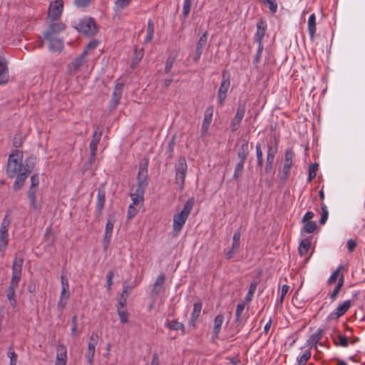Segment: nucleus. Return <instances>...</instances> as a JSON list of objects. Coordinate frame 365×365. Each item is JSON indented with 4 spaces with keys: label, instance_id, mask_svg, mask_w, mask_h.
<instances>
[{
    "label": "nucleus",
    "instance_id": "15",
    "mask_svg": "<svg viewBox=\"0 0 365 365\" xmlns=\"http://www.w3.org/2000/svg\"><path fill=\"white\" fill-rule=\"evenodd\" d=\"M212 115H213V108L212 106H210L206 108L205 111L204 115V119L202 123V128H201V135L202 136H205L210 128V125L211 124L212 120Z\"/></svg>",
    "mask_w": 365,
    "mask_h": 365
},
{
    "label": "nucleus",
    "instance_id": "31",
    "mask_svg": "<svg viewBox=\"0 0 365 365\" xmlns=\"http://www.w3.org/2000/svg\"><path fill=\"white\" fill-rule=\"evenodd\" d=\"M154 30V22L153 21V20L149 19L148 21L146 35L144 38V43H148L152 41V39L153 38Z\"/></svg>",
    "mask_w": 365,
    "mask_h": 365
},
{
    "label": "nucleus",
    "instance_id": "37",
    "mask_svg": "<svg viewBox=\"0 0 365 365\" xmlns=\"http://www.w3.org/2000/svg\"><path fill=\"white\" fill-rule=\"evenodd\" d=\"M333 340L336 346L346 347L349 345L348 337L344 335L338 334L336 339H334Z\"/></svg>",
    "mask_w": 365,
    "mask_h": 365
},
{
    "label": "nucleus",
    "instance_id": "53",
    "mask_svg": "<svg viewBox=\"0 0 365 365\" xmlns=\"http://www.w3.org/2000/svg\"><path fill=\"white\" fill-rule=\"evenodd\" d=\"M15 292L14 290L9 289L7 290V299L9 300L11 306H12L14 308L16 307V300L15 297Z\"/></svg>",
    "mask_w": 365,
    "mask_h": 365
},
{
    "label": "nucleus",
    "instance_id": "17",
    "mask_svg": "<svg viewBox=\"0 0 365 365\" xmlns=\"http://www.w3.org/2000/svg\"><path fill=\"white\" fill-rule=\"evenodd\" d=\"M267 22L262 19H259L257 23V31L254 36V41L257 43H262V39L264 36L267 29Z\"/></svg>",
    "mask_w": 365,
    "mask_h": 365
},
{
    "label": "nucleus",
    "instance_id": "14",
    "mask_svg": "<svg viewBox=\"0 0 365 365\" xmlns=\"http://www.w3.org/2000/svg\"><path fill=\"white\" fill-rule=\"evenodd\" d=\"M66 29V25L61 21H55L49 25L48 30L44 33V38H51V36H57Z\"/></svg>",
    "mask_w": 365,
    "mask_h": 365
},
{
    "label": "nucleus",
    "instance_id": "45",
    "mask_svg": "<svg viewBox=\"0 0 365 365\" xmlns=\"http://www.w3.org/2000/svg\"><path fill=\"white\" fill-rule=\"evenodd\" d=\"M319 165L317 163H312L309 167V176L308 182H311L317 175Z\"/></svg>",
    "mask_w": 365,
    "mask_h": 365
},
{
    "label": "nucleus",
    "instance_id": "3",
    "mask_svg": "<svg viewBox=\"0 0 365 365\" xmlns=\"http://www.w3.org/2000/svg\"><path fill=\"white\" fill-rule=\"evenodd\" d=\"M230 87V75L226 71H223L220 86L217 93V103L219 106L222 107L224 106Z\"/></svg>",
    "mask_w": 365,
    "mask_h": 365
},
{
    "label": "nucleus",
    "instance_id": "28",
    "mask_svg": "<svg viewBox=\"0 0 365 365\" xmlns=\"http://www.w3.org/2000/svg\"><path fill=\"white\" fill-rule=\"evenodd\" d=\"M165 326L170 330H180L182 331V334L184 335L185 334V326L182 323L179 322L177 320H168L167 319L165 324Z\"/></svg>",
    "mask_w": 365,
    "mask_h": 365
},
{
    "label": "nucleus",
    "instance_id": "51",
    "mask_svg": "<svg viewBox=\"0 0 365 365\" xmlns=\"http://www.w3.org/2000/svg\"><path fill=\"white\" fill-rule=\"evenodd\" d=\"M39 184V178L38 174H34L31 177V186L29 190H37Z\"/></svg>",
    "mask_w": 365,
    "mask_h": 365
},
{
    "label": "nucleus",
    "instance_id": "63",
    "mask_svg": "<svg viewBox=\"0 0 365 365\" xmlns=\"http://www.w3.org/2000/svg\"><path fill=\"white\" fill-rule=\"evenodd\" d=\"M130 197L132 199V205H139L143 202L144 197L138 195H133V194H130Z\"/></svg>",
    "mask_w": 365,
    "mask_h": 365
},
{
    "label": "nucleus",
    "instance_id": "42",
    "mask_svg": "<svg viewBox=\"0 0 365 365\" xmlns=\"http://www.w3.org/2000/svg\"><path fill=\"white\" fill-rule=\"evenodd\" d=\"M117 311L120 322L123 324L127 323L128 322L127 309L123 307H118Z\"/></svg>",
    "mask_w": 365,
    "mask_h": 365
},
{
    "label": "nucleus",
    "instance_id": "33",
    "mask_svg": "<svg viewBox=\"0 0 365 365\" xmlns=\"http://www.w3.org/2000/svg\"><path fill=\"white\" fill-rule=\"evenodd\" d=\"M245 163V161L239 160L238 163L235 165L234 173L232 175V179L234 180H238V179L242 176L244 170Z\"/></svg>",
    "mask_w": 365,
    "mask_h": 365
},
{
    "label": "nucleus",
    "instance_id": "7",
    "mask_svg": "<svg viewBox=\"0 0 365 365\" xmlns=\"http://www.w3.org/2000/svg\"><path fill=\"white\" fill-rule=\"evenodd\" d=\"M75 29L88 36H93L96 32L95 21L92 18H83L75 26Z\"/></svg>",
    "mask_w": 365,
    "mask_h": 365
},
{
    "label": "nucleus",
    "instance_id": "2",
    "mask_svg": "<svg viewBox=\"0 0 365 365\" xmlns=\"http://www.w3.org/2000/svg\"><path fill=\"white\" fill-rule=\"evenodd\" d=\"M195 204L193 197L189 198L185 203L182 210L173 215V234L178 236L184 227Z\"/></svg>",
    "mask_w": 365,
    "mask_h": 365
},
{
    "label": "nucleus",
    "instance_id": "27",
    "mask_svg": "<svg viewBox=\"0 0 365 365\" xmlns=\"http://www.w3.org/2000/svg\"><path fill=\"white\" fill-rule=\"evenodd\" d=\"M249 153L250 151L248 142L246 140H243L242 145H240L237 151V158L239 160L246 161Z\"/></svg>",
    "mask_w": 365,
    "mask_h": 365
},
{
    "label": "nucleus",
    "instance_id": "25",
    "mask_svg": "<svg viewBox=\"0 0 365 365\" xmlns=\"http://www.w3.org/2000/svg\"><path fill=\"white\" fill-rule=\"evenodd\" d=\"M317 23H316V16L314 14H312L309 16L307 22L308 31L310 36L311 41L314 40L315 34L317 31Z\"/></svg>",
    "mask_w": 365,
    "mask_h": 365
},
{
    "label": "nucleus",
    "instance_id": "9",
    "mask_svg": "<svg viewBox=\"0 0 365 365\" xmlns=\"http://www.w3.org/2000/svg\"><path fill=\"white\" fill-rule=\"evenodd\" d=\"M63 2L62 0H56L50 4L48 15L51 20H56L62 14Z\"/></svg>",
    "mask_w": 365,
    "mask_h": 365
},
{
    "label": "nucleus",
    "instance_id": "26",
    "mask_svg": "<svg viewBox=\"0 0 365 365\" xmlns=\"http://www.w3.org/2000/svg\"><path fill=\"white\" fill-rule=\"evenodd\" d=\"M148 178V163H140L137 176L138 182H147Z\"/></svg>",
    "mask_w": 365,
    "mask_h": 365
},
{
    "label": "nucleus",
    "instance_id": "1",
    "mask_svg": "<svg viewBox=\"0 0 365 365\" xmlns=\"http://www.w3.org/2000/svg\"><path fill=\"white\" fill-rule=\"evenodd\" d=\"M35 160L30 157L23 163V153L19 150H14L9 155L6 175L9 178H16L13 185L14 190L18 191L23 187L26 179L34 168Z\"/></svg>",
    "mask_w": 365,
    "mask_h": 365
},
{
    "label": "nucleus",
    "instance_id": "48",
    "mask_svg": "<svg viewBox=\"0 0 365 365\" xmlns=\"http://www.w3.org/2000/svg\"><path fill=\"white\" fill-rule=\"evenodd\" d=\"M201 309H202V303L201 302H197L194 304L193 312L192 314V319H191V322H190V323L192 322L195 319H196L200 316Z\"/></svg>",
    "mask_w": 365,
    "mask_h": 365
},
{
    "label": "nucleus",
    "instance_id": "57",
    "mask_svg": "<svg viewBox=\"0 0 365 365\" xmlns=\"http://www.w3.org/2000/svg\"><path fill=\"white\" fill-rule=\"evenodd\" d=\"M114 222H115V220H113V217L108 218L106 225L105 232H106L108 234L113 233Z\"/></svg>",
    "mask_w": 365,
    "mask_h": 365
},
{
    "label": "nucleus",
    "instance_id": "61",
    "mask_svg": "<svg viewBox=\"0 0 365 365\" xmlns=\"http://www.w3.org/2000/svg\"><path fill=\"white\" fill-rule=\"evenodd\" d=\"M8 355L10 358V365H16L17 354L15 353L14 350H12L11 347L9 348Z\"/></svg>",
    "mask_w": 365,
    "mask_h": 365
},
{
    "label": "nucleus",
    "instance_id": "12",
    "mask_svg": "<svg viewBox=\"0 0 365 365\" xmlns=\"http://www.w3.org/2000/svg\"><path fill=\"white\" fill-rule=\"evenodd\" d=\"M245 106L239 105L235 117L231 120L230 128L232 132H235L238 130L240 126V123L245 116Z\"/></svg>",
    "mask_w": 365,
    "mask_h": 365
},
{
    "label": "nucleus",
    "instance_id": "29",
    "mask_svg": "<svg viewBox=\"0 0 365 365\" xmlns=\"http://www.w3.org/2000/svg\"><path fill=\"white\" fill-rule=\"evenodd\" d=\"M132 0H115L114 2L113 10L118 14H120L123 11L128 8Z\"/></svg>",
    "mask_w": 365,
    "mask_h": 365
},
{
    "label": "nucleus",
    "instance_id": "32",
    "mask_svg": "<svg viewBox=\"0 0 365 365\" xmlns=\"http://www.w3.org/2000/svg\"><path fill=\"white\" fill-rule=\"evenodd\" d=\"M324 330L322 329H319L317 331V333L313 334L309 340L310 344H313L317 346V344H319L320 346H322L323 344L319 342V341L322 339L323 335H324Z\"/></svg>",
    "mask_w": 365,
    "mask_h": 365
},
{
    "label": "nucleus",
    "instance_id": "10",
    "mask_svg": "<svg viewBox=\"0 0 365 365\" xmlns=\"http://www.w3.org/2000/svg\"><path fill=\"white\" fill-rule=\"evenodd\" d=\"M87 62V50H84L79 56L74 58L68 65V70L73 73L81 71L82 66Z\"/></svg>",
    "mask_w": 365,
    "mask_h": 365
},
{
    "label": "nucleus",
    "instance_id": "44",
    "mask_svg": "<svg viewBox=\"0 0 365 365\" xmlns=\"http://www.w3.org/2000/svg\"><path fill=\"white\" fill-rule=\"evenodd\" d=\"M303 231L306 233H312L317 229V225L314 221L304 222Z\"/></svg>",
    "mask_w": 365,
    "mask_h": 365
},
{
    "label": "nucleus",
    "instance_id": "19",
    "mask_svg": "<svg viewBox=\"0 0 365 365\" xmlns=\"http://www.w3.org/2000/svg\"><path fill=\"white\" fill-rule=\"evenodd\" d=\"M165 282V275H158L157 277L153 288L151 290V296L154 297L158 295V294L161 293L164 291V284Z\"/></svg>",
    "mask_w": 365,
    "mask_h": 365
},
{
    "label": "nucleus",
    "instance_id": "11",
    "mask_svg": "<svg viewBox=\"0 0 365 365\" xmlns=\"http://www.w3.org/2000/svg\"><path fill=\"white\" fill-rule=\"evenodd\" d=\"M124 85L123 83H116L110 101L109 107L111 110L115 109L120 103Z\"/></svg>",
    "mask_w": 365,
    "mask_h": 365
},
{
    "label": "nucleus",
    "instance_id": "22",
    "mask_svg": "<svg viewBox=\"0 0 365 365\" xmlns=\"http://www.w3.org/2000/svg\"><path fill=\"white\" fill-rule=\"evenodd\" d=\"M24 262V255L21 252L16 254L13 262V274H21Z\"/></svg>",
    "mask_w": 365,
    "mask_h": 365
},
{
    "label": "nucleus",
    "instance_id": "21",
    "mask_svg": "<svg viewBox=\"0 0 365 365\" xmlns=\"http://www.w3.org/2000/svg\"><path fill=\"white\" fill-rule=\"evenodd\" d=\"M105 202L106 192L103 188H98L96 205V210L98 215H101L102 210L105 205Z\"/></svg>",
    "mask_w": 365,
    "mask_h": 365
},
{
    "label": "nucleus",
    "instance_id": "64",
    "mask_svg": "<svg viewBox=\"0 0 365 365\" xmlns=\"http://www.w3.org/2000/svg\"><path fill=\"white\" fill-rule=\"evenodd\" d=\"M266 3L269 5V9L272 13H275L277 10V3L276 0H266Z\"/></svg>",
    "mask_w": 365,
    "mask_h": 365
},
{
    "label": "nucleus",
    "instance_id": "36",
    "mask_svg": "<svg viewBox=\"0 0 365 365\" xmlns=\"http://www.w3.org/2000/svg\"><path fill=\"white\" fill-rule=\"evenodd\" d=\"M311 246V243L309 240L304 239L303 240L299 247V253L301 256H304L307 254Z\"/></svg>",
    "mask_w": 365,
    "mask_h": 365
},
{
    "label": "nucleus",
    "instance_id": "50",
    "mask_svg": "<svg viewBox=\"0 0 365 365\" xmlns=\"http://www.w3.org/2000/svg\"><path fill=\"white\" fill-rule=\"evenodd\" d=\"M240 236L241 234L239 231H237L234 233L232 245V247H233V250H239L240 245Z\"/></svg>",
    "mask_w": 365,
    "mask_h": 365
},
{
    "label": "nucleus",
    "instance_id": "47",
    "mask_svg": "<svg viewBox=\"0 0 365 365\" xmlns=\"http://www.w3.org/2000/svg\"><path fill=\"white\" fill-rule=\"evenodd\" d=\"M147 185L148 182H138L137 188L135 192L133 193V195H138L144 197V192Z\"/></svg>",
    "mask_w": 365,
    "mask_h": 365
},
{
    "label": "nucleus",
    "instance_id": "5",
    "mask_svg": "<svg viewBox=\"0 0 365 365\" xmlns=\"http://www.w3.org/2000/svg\"><path fill=\"white\" fill-rule=\"evenodd\" d=\"M187 165L185 157L178 158L175 165L176 183L179 185L180 190H182L185 185V179L187 174Z\"/></svg>",
    "mask_w": 365,
    "mask_h": 365
},
{
    "label": "nucleus",
    "instance_id": "43",
    "mask_svg": "<svg viewBox=\"0 0 365 365\" xmlns=\"http://www.w3.org/2000/svg\"><path fill=\"white\" fill-rule=\"evenodd\" d=\"M176 61V56L170 55L165 61V72L170 73L175 62Z\"/></svg>",
    "mask_w": 365,
    "mask_h": 365
},
{
    "label": "nucleus",
    "instance_id": "55",
    "mask_svg": "<svg viewBox=\"0 0 365 365\" xmlns=\"http://www.w3.org/2000/svg\"><path fill=\"white\" fill-rule=\"evenodd\" d=\"M244 309H245V303L244 302H240V303L237 304V309H236V313H235L237 322H241L240 317H241V314H242Z\"/></svg>",
    "mask_w": 365,
    "mask_h": 365
},
{
    "label": "nucleus",
    "instance_id": "4",
    "mask_svg": "<svg viewBox=\"0 0 365 365\" xmlns=\"http://www.w3.org/2000/svg\"><path fill=\"white\" fill-rule=\"evenodd\" d=\"M278 144L279 142L277 138H274V140L270 143L267 144V158L266 163L264 165V173L266 174H269L273 173L274 169V162L275 159V155L278 152Z\"/></svg>",
    "mask_w": 365,
    "mask_h": 365
},
{
    "label": "nucleus",
    "instance_id": "30",
    "mask_svg": "<svg viewBox=\"0 0 365 365\" xmlns=\"http://www.w3.org/2000/svg\"><path fill=\"white\" fill-rule=\"evenodd\" d=\"M37 190H29L28 191V199L29 201L30 208L33 211H36L40 209V205L36 202V194Z\"/></svg>",
    "mask_w": 365,
    "mask_h": 365
},
{
    "label": "nucleus",
    "instance_id": "34",
    "mask_svg": "<svg viewBox=\"0 0 365 365\" xmlns=\"http://www.w3.org/2000/svg\"><path fill=\"white\" fill-rule=\"evenodd\" d=\"M224 317L222 314H218L215 318V325H214V334L215 336L217 338L218 334L220 331V329L223 322Z\"/></svg>",
    "mask_w": 365,
    "mask_h": 365
},
{
    "label": "nucleus",
    "instance_id": "13",
    "mask_svg": "<svg viewBox=\"0 0 365 365\" xmlns=\"http://www.w3.org/2000/svg\"><path fill=\"white\" fill-rule=\"evenodd\" d=\"M89 339L90 342L88 343V351L86 356L88 363L90 365H92L93 363L96 346L98 344V335L97 334L93 333L91 335Z\"/></svg>",
    "mask_w": 365,
    "mask_h": 365
},
{
    "label": "nucleus",
    "instance_id": "6",
    "mask_svg": "<svg viewBox=\"0 0 365 365\" xmlns=\"http://www.w3.org/2000/svg\"><path fill=\"white\" fill-rule=\"evenodd\" d=\"M295 155L292 148L286 149L284 152L282 174L280 175V180L285 181L290 175V170L294 163Z\"/></svg>",
    "mask_w": 365,
    "mask_h": 365
},
{
    "label": "nucleus",
    "instance_id": "24",
    "mask_svg": "<svg viewBox=\"0 0 365 365\" xmlns=\"http://www.w3.org/2000/svg\"><path fill=\"white\" fill-rule=\"evenodd\" d=\"M351 306L350 300H346L343 304H340L336 309L335 312L331 313L333 318L338 319L341 316L344 315L349 309Z\"/></svg>",
    "mask_w": 365,
    "mask_h": 365
},
{
    "label": "nucleus",
    "instance_id": "41",
    "mask_svg": "<svg viewBox=\"0 0 365 365\" xmlns=\"http://www.w3.org/2000/svg\"><path fill=\"white\" fill-rule=\"evenodd\" d=\"M344 284V275H341L340 278L338 279V282L335 288L334 289L332 293L331 294V299L334 300L337 294H339L341 288Z\"/></svg>",
    "mask_w": 365,
    "mask_h": 365
},
{
    "label": "nucleus",
    "instance_id": "38",
    "mask_svg": "<svg viewBox=\"0 0 365 365\" xmlns=\"http://www.w3.org/2000/svg\"><path fill=\"white\" fill-rule=\"evenodd\" d=\"M143 56H144V52H143V49H140V50L136 49L134 52V56L132 60L131 67L135 68L136 66H138V63L143 58Z\"/></svg>",
    "mask_w": 365,
    "mask_h": 365
},
{
    "label": "nucleus",
    "instance_id": "62",
    "mask_svg": "<svg viewBox=\"0 0 365 365\" xmlns=\"http://www.w3.org/2000/svg\"><path fill=\"white\" fill-rule=\"evenodd\" d=\"M289 289V286H288L287 284H284L282 286V291H281V296H280L279 299H278V304H279L280 305L282 304L284 297L287 294Z\"/></svg>",
    "mask_w": 365,
    "mask_h": 365
},
{
    "label": "nucleus",
    "instance_id": "20",
    "mask_svg": "<svg viewBox=\"0 0 365 365\" xmlns=\"http://www.w3.org/2000/svg\"><path fill=\"white\" fill-rule=\"evenodd\" d=\"M9 69L4 58L0 56V85L6 83L9 81Z\"/></svg>",
    "mask_w": 365,
    "mask_h": 365
},
{
    "label": "nucleus",
    "instance_id": "54",
    "mask_svg": "<svg viewBox=\"0 0 365 365\" xmlns=\"http://www.w3.org/2000/svg\"><path fill=\"white\" fill-rule=\"evenodd\" d=\"M191 1L192 0H184L182 6V16L184 19H186L187 16L190 11Z\"/></svg>",
    "mask_w": 365,
    "mask_h": 365
},
{
    "label": "nucleus",
    "instance_id": "46",
    "mask_svg": "<svg viewBox=\"0 0 365 365\" xmlns=\"http://www.w3.org/2000/svg\"><path fill=\"white\" fill-rule=\"evenodd\" d=\"M147 185L148 182H138L137 188L135 192L133 193V195H138L144 197V192Z\"/></svg>",
    "mask_w": 365,
    "mask_h": 365
},
{
    "label": "nucleus",
    "instance_id": "56",
    "mask_svg": "<svg viewBox=\"0 0 365 365\" xmlns=\"http://www.w3.org/2000/svg\"><path fill=\"white\" fill-rule=\"evenodd\" d=\"M174 147H175V139L173 138V139L168 143L166 155L168 156V158H172L173 155V151H174Z\"/></svg>",
    "mask_w": 365,
    "mask_h": 365
},
{
    "label": "nucleus",
    "instance_id": "39",
    "mask_svg": "<svg viewBox=\"0 0 365 365\" xmlns=\"http://www.w3.org/2000/svg\"><path fill=\"white\" fill-rule=\"evenodd\" d=\"M321 209H322V213H321V217L319 219V224L324 225L326 223V222L327 221V219L329 217V210H328L327 205L324 203L321 204Z\"/></svg>",
    "mask_w": 365,
    "mask_h": 365
},
{
    "label": "nucleus",
    "instance_id": "52",
    "mask_svg": "<svg viewBox=\"0 0 365 365\" xmlns=\"http://www.w3.org/2000/svg\"><path fill=\"white\" fill-rule=\"evenodd\" d=\"M20 279L21 275H13V277L10 282V285L8 289L16 291V288L19 287Z\"/></svg>",
    "mask_w": 365,
    "mask_h": 365
},
{
    "label": "nucleus",
    "instance_id": "59",
    "mask_svg": "<svg viewBox=\"0 0 365 365\" xmlns=\"http://www.w3.org/2000/svg\"><path fill=\"white\" fill-rule=\"evenodd\" d=\"M311 357V352L309 351H307L299 359H298V365H306L307 361Z\"/></svg>",
    "mask_w": 365,
    "mask_h": 365
},
{
    "label": "nucleus",
    "instance_id": "58",
    "mask_svg": "<svg viewBox=\"0 0 365 365\" xmlns=\"http://www.w3.org/2000/svg\"><path fill=\"white\" fill-rule=\"evenodd\" d=\"M79 333L80 331H78V317L76 315H74L72 317L71 334L77 335Z\"/></svg>",
    "mask_w": 365,
    "mask_h": 365
},
{
    "label": "nucleus",
    "instance_id": "16",
    "mask_svg": "<svg viewBox=\"0 0 365 365\" xmlns=\"http://www.w3.org/2000/svg\"><path fill=\"white\" fill-rule=\"evenodd\" d=\"M207 32H205L199 38L197 41L195 52V56L193 58V60L195 63H197L201 57V55L202 53L203 49L205 46L207 44Z\"/></svg>",
    "mask_w": 365,
    "mask_h": 365
},
{
    "label": "nucleus",
    "instance_id": "49",
    "mask_svg": "<svg viewBox=\"0 0 365 365\" xmlns=\"http://www.w3.org/2000/svg\"><path fill=\"white\" fill-rule=\"evenodd\" d=\"M257 44H258V47H257V53H256L255 56L254 60H253V63L255 66H257V64L260 62L261 58H262V51H263V49H264L262 43H257Z\"/></svg>",
    "mask_w": 365,
    "mask_h": 365
},
{
    "label": "nucleus",
    "instance_id": "60",
    "mask_svg": "<svg viewBox=\"0 0 365 365\" xmlns=\"http://www.w3.org/2000/svg\"><path fill=\"white\" fill-rule=\"evenodd\" d=\"M9 242V234L0 233V248H6Z\"/></svg>",
    "mask_w": 365,
    "mask_h": 365
},
{
    "label": "nucleus",
    "instance_id": "18",
    "mask_svg": "<svg viewBox=\"0 0 365 365\" xmlns=\"http://www.w3.org/2000/svg\"><path fill=\"white\" fill-rule=\"evenodd\" d=\"M67 361V348L65 345L61 344L56 347V360L55 365H66Z\"/></svg>",
    "mask_w": 365,
    "mask_h": 365
},
{
    "label": "nucleus",
    "instance_id": "35",
    "mask_svg": "<svg viewBox=\"0 0 365 365\" xmlns=\"http://www.w3.org/2000/svg\"><path fill=\"white\" fill-rule=\"evenodd\" d=\"M9 217V213L7 212L1 225L0 233L9 234V227L11 224V219Z\"/></svg>",
    "mask_w": 365,
    "mask_h": 365
},
{
    "label": "nucleus",
    "instance_id": "23",
    "mask_svg": "<svg viewBox=\"0 0 365 365\" xmlns=\"http://www.w3.org/2000/svg\"><path fill=\"white\" fill-rule=\"evenodd\" d=\"M49 42V49L53 51H60L63 47V41L57 36H51V38H45Z\"/></svg>",
    "mask_w": 365,
    "mask_h": 365
},
{
    "label": "nucleus",
    "instance_id": "40",
    "mask_svg": "<svg viewBox=\"0 0 365 365\" xmlns=\"http://www.w3.org/2000/svg\"><path fill=\"white\" fill-rule=\"evenodd\" d=\"M258 284V282L257 280H253L250 286V289L248 291V293L247 294V296L245 297V301L247 302H249L252 300L253 294L256 290L257 286Z\"/></svg>",
    "mask_w": 365,
    "mask_h": 365
},
{
    "label": "nucleus",
    "instance_id": "8",
    "mask_svg": "<svg viewBox=\"0 0 365 365\" xmlns=\"http://www.w3.org/2000/svg\"><path fill=\"white\" fill-rule=\"evenodd\" d=\"M102 132L99 130V128H97L96 130L94 131L91 141L90 143V158L89 163H92L96 158V152H97V146L101 138Z\"/></svg>",
    "mask_w": 365,
    "mask_h": 365
}]
</instances>
